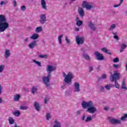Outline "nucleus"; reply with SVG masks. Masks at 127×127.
<instances>
[{"label": "nucleus", "instance_id": "0e129e2a", "mask_svg": "<svg viewBox=\"0 0 127 127\" xmlns=\"http://www.w3.org/2000/svg\"><path fill=\"white\" fill-rule=\"evenodd\" d=\"M6 37L8 38V37H10V35L7 34L6 35Z\"/></svg>", "mask_w": 127, "mask_h": 127}, {"label": "nucleus", "instance_id": "052dcab7", "mask_svg": "<svg viewBox=\"0 0 127 127\" xmlns=\"http://www.w3.org/2000/svg\"><path fill=\"white\" fill-rule=\"evenodd\" d=\"M24 41L25 42H27V41H28V39L27 38H26V39H25L24 40Z\"/></svg>", "mask_w": 127, "mask_h": 127}, {"label": "nucleus", "instance_id": "13d9d810", "mask_svg": "<svg viewBox=\"0 0 127 127\" xmlns=\"http://www.w3.org/2000/svg\"><path fill=\"white\" fill-rule=\"evenodd\" d=\"M1 90H2L1 85H0V94H1V93L2 92V91H1Z\"/></svg>", "mask_w": 127, "mask_h": 127}, {"label": "nucleus", "instance_id": "c756f323", "mask_svg": "<svg viewBox=\"0 0 127 127\" xmlns=\"http://www.w3.org/2000/svg\"><path fill=\"white\" fill-rule=\"evenodd\" d=\"M20 98V95L18 94H16L14 96V101H17L19 100Z\"/></svg>", "mask_w": 127, "mask_h": 127}, {"label": "nucleus", "instance_id": "338daca9", "mask_svg": "<svg viewBox=\"0 0 127 127\" xmlns=\"http://www.w3.org/2000/svg\"><path fill=\"white\" fill-rule=\"evenodd\" d=\"M79 17H76V20L77 21H80V20H79Z\"/></svg>", "mask_w": 127, "mask_h": 127}, {"label": "nucleus", "instance_id": "4d7b16f0", "mask_svg": "<svg viewBox=\"0 0 127 127\" xmlns=\"http://www.w3.org/2000/svg\"><path fill=\"white\" fill-rule=\"evenodd\" d=\"M75 31L77 32L80 31V29L76 27V28H75Z\"/></svg>", "mask_w": 127, "mask_h": 127}, {"label": "nucleus", "instance_id": "603ef678", "mask_svg": "<svg viewBox=\"0 0 127 127\" xmlns=\"http://www.w3.org/2000/svg\"><path fill=\"white\" fill-rule=\"evenodd\" d=\"M13 3L14 4V7H15L16 6V5H17V4L16 3V1H15V0H14L13 1Z\"/></svg>", "mask_w": 127, "mask_h": 127}, {"label": "nucleus", "instance_id": "72a5a7b5", "mask_svg": "<svg viewBox=\"0 0 127 127\" xmlns=\"http://www.w3.org/2000/svg\"><path fill=\"white\" fill-rule=\"evenodd\" d=\"M112 33L114 35V39H116V40H119L120 39V38H119V36H118L117 35V33L113 32Z\"/></svg>", "mask_w": 127, "mask_h": 127}, {"label": "nucleus", "instance_id": "7ed1b4c3", "mask_svg": "<svg viewBox=\"0 0 127 127\" xmlns=\"http://www.w3.org/2000/svg\"><path fill=\"white\" fill-rule=\"evenodd\" d=\"M9 27V24L5 16L2 14L0 15V32H3Z\"/></svg>", "mask_w": 127, "mask_h": 127}, {"label": "nucleus", "instance_id": "2eb2a0df", "mask_svg": "<svg viewBox=\"0 0 127 127\" xmlns=\"http://www.w3.org/2000/svg\"><path fill=\"white\" fill-rule=\"evenodd\" d=\"M82 56L83 58L87 60V61H91V57L88 55L87 54H86L85 53H83Z\"/></svg>", "mask_w": 127, "mask_h": 127}, {"label": "nucleus", "instance_id": "ea45409f", "mask_svg": "<svg viewBox=\"0 0 127 127\" xmlns=\"http://www.w3.org/2000/svg\"><path fill=\"white\" fill-rule=\"evenodd\" d=\"M65 40L67 44H68V45H70V44H71V42L70 41V40H69L68 39V37H65Z\"/></svg>", "mask_w": 127, "mask_h": 127}, {"label": "nucleus", "instance_id": "58836bf2", "mask_svg": "<svg viewBox=\"0 0 127 127\" xmlns=\"http://www.w3.org/2000/svg\"><path fill=\"white\" fill-rule=\"evenodd\" d=\"M8 2L7 0H5L4 1H1L0 3V5H3V4H7V3Z\"/></svg>", "mask_w": 127, "mask_h": 127}, {"label": "nucleus", "instance_id": "cd10ccee", "mask_svg": "<svg viewBox=\"0 0 127 127\" xmlns=\"http://www.w3.org/2000/svg\"><path fill=\"white\" fill-rule=\"evenodd\" d=\"M10 125H13L14 124V120L11 117H9L8 119Z\"/></svg>", "mask_w": 127, "mask_h": 127}, {"label": "nucleus", "instance_id": "412c9836", "mask_svg": "<svg viewBox=\"0 0 127 127\" xmlns=\"http://www.w3.org/2000/svg\"><path fill=\"white\" fill-rule=\"evenodd\" d=\"M55 124L53 127H61V123L58 122L57 120L55 121Z\"/></svg>", "mask_w": 127, "mask_h": 127}, {"label": "nucleus", "instance_id": "37998d69", "mask_svg": "<svg viewBox=\"0 0 127 127\" xmlns=\"http://www.w3.org/2000/svg\"><path fill=\"white\" fill-rule=\"evenodd\" d=\"M113 62H114V63H118V62H120V60L118 58H116L113 59Z\"/></svg>", "mask_w": 127, "mask_h": 127}, {"label": "nucleus", "instance_id": "f704fd0d", "mask_svg": "<svg viewBox=\"0 0 127 127\" xmlns=\"http://www.w3.org/2000/svg\"><path fill=\"white\" fill-rule=\"evenodd\" d=\"M46 118L47 121H49V120L51 119V115H50V113H47L46 116Z\"/></svg>", "mask_w": 127, "mask_h": 127}, {"label": "nucleus", "instance_id": "f257e3e1", "mask_svg": "<svg viewBox=\"0 0 127 127\" xmlns=\"http://www.w3.org/2000/svg\"><path fill=\"white\" fill-rule=\"evenodd\" d=\"M56 70V67L54 66H52L51 65H49L47 68V72L48 73V75L47 76H43L42 77V81L44 84V85L48 88L50 87V78H51V72H53V71H55Z\"/></svg>", "mask_w": 127, "mask_h": 127}, {"label": "nucleus", "instance_id": "774afa93", "mask_svg": "<svg viewBox=\"0 0 127 127\" xmlns=\"http://www.w3.org/2000/svg\"><path fill=\"white\" fill-rule=\"evenodd\" d=\"M126 71H127V63H126Z\"/></svg>", "mask_w": 127, "mask_h": 127}, {"label": "nucleus", "instance_id": "3c124183", "mask_svg": "<svg viewBox=\"0 0 127 127\" xmlns=\"http://www.w3.org/2000/svg\"><path fill=\"white\" fill-rule=\"evenodd\" d=\"M82 121H86V115L83 114L82 117Z\"/></svg>", "mask_w": 127, "mask_h": 127}, {"label": "nucleus", "instance_id": "680f3d73", "mask_svg": "<svg viewBox=\"0 0 127 127\" xmlns=\"http://www.w3.org/2000/svg\"><path fill=\"white\" fill-rule=\"evenodd\" d=\"M123 1H124V0H120V2L119 3V4L121 5L122 3H123Z\"/></svg>", "mask_w": 127, "mask_h": 127}, {"label": "nucleus", "instance_id": "5fc2aeb1", "mask_svg": "<svg viewBox=\"0 0 127 127\" xmlns=\"http://www.w3.org/2000/svg\"><path fill=\"white\" fill-rule=\"evenodd\" d=\"M120 5H121V4H115L113 6L114 7H118V6H120Z\"/></svg>", "mask_w": 127, "mask_h": 127}, {"label": "nucleus", "instance_id": "f8f14e48", "mask_svg": "<svg viewBox=\"0 0 127 127\" xmlns=\"http://www.w3.org/2000/svg\"><path fill=\"white\" fill-rule=\"evenodd\" d=\"M36 46H37V42L36 40L33 41V42L30 43L28 45V47L30 49H34V47H36Z\"/></svg>", "mask_w": 127, "mask_h": 127}, {"label": "nucleus", "instance_id": "09e8293b", "mask_svg": "<svg viewBox=\"0 0 127 127\" xmlns=\"http://www.w3.org/2000/svg\"><path fill=\"white\" fill-rule=\"evenodd\" d=\"M93 70H94V67L93 66H90L89 67V72L90 73H91V72H92V71H93Z\"/></svg>", "mask_w": 127, "mask_h": 127}, {"label": "nucleus", "instance_id": "a18cd8bd", "mask_svg": "<svg viewBox=\"0 0 127 127\" xmlns=\"http://www.w3.org/2000/svg\"><path fill=\"white\" fill-rule=\"evenodd\" d=\"M81 113H82V111L81 110H78L76 111V116H80V115H81Z\"/></svg>", "mask_w": 127, "mask_h": 127}, {"label": "nucleus", "instance_id": "423d86ee", "mask_svg": "<svg viewBox=\"0 0 127 127\" xmlns=\"http://www.w3.org/2000/svg\"><path fill=\"white\" fill-rule=\"evenodd\" d=\"M82 7H85L87 10H91L92 8H94V5L89 4L87 1H83L82 3Z\"/></svg>", "mask_w": 127, "mask_h": 127}, {"label": "nucleus", "instance_id": "0eeeda50", "mask_svg": "<svg viewBox=\"0 0 127 127\" xmlns=\"http://www.w3.org/2000/svg\"><path fill=\"white\" fill-rule=\"evenodd\" d=\"M109 123L111 125H121L122 121L119 119L109 118Z\"/></svg>", "mask_w": 127, "mask_h": 127}, {"label": "nucleus", "instance_id": "1a4fd4ad", "mask_svg": "<svg viewBox=\"0 0 127 127\" xmlns=\"http://www.w3.org/2000/svg\"><path fill=\"white\" fill-rule=\"evenodd\" d=\"M85 41L84 37H79V36H77L76 37V42L78 45L83 44Z\"/></svg>", "mask_w": 127, "mask_h": 127}, {"label": "nucleus", "instance_id": "ddd939ff", "mask_svg": "<svg viewBox=\"0 0 127 127\" xmlns=\"http://www.w3.org/2000/svg\"><path fill=\"white\" fill-rule=\"evenodd\" d=\"M73 85L74 86V92H80V84L78 82H74Z\"/></svg>", "mask_w": 127, "mask_h": 127}, {"label": "nucleus", "instance_id": "864d4df0", "mask_svg": "<svg viewBox=\"0 0 127 127\" xmlns=\"http://www.w3.org/2000/svg\"><path fill=\"white\" fill-rule=\"evenodd\" d=\"M100 90L101 92H104L105 91V88L103 87V86H101Z\"/></svg>", "mask_w": 127, "mask_h": 127}, {"label": "nucleus", "instance_id": "79ce46f5", "mask_svg": "<svg viewBox=\"0 0 127 127\" xmlns=\"http://www.w3.org/2000/svg\"><path fill=\"white\" fill-rule=\"evenodd\" d=\"M4 68V65L3 64H1L0 65V73H1L2 71H3Z\"/></svg>", "mask_w": 127, "mask_h": 127}, {"label": "nucleus", "instance_id": "8fccbe9b", "mask_svg": "<svg viewBox=\"0 0 127 127\" xmlns=\"http://www.w3.org/2000/svg\"><path fill=\"white\" fill-rule=\"evenodd\" d=\"M101 77L102 79H106L107 78V74H103L101 75Z\"/></svg>", "mask_w": 127, "mask_h": 127}, {"label": "nucleus", "instance_id": "e433bc0d", "mask_svg": "<svg viewBox=\"0 0 127 127\" xmlns=\"http://www.w3.org/2000/svg\"><path fill=\"white\" fill-rule=\"evenodd\" d=\"M50 100V98H49V96H46L45 97L44 99V103L45 104H47V102H48Z\"/></svg>", "mask_w": 127, "mask_h": 127}, {"label": "nucleus", "instance_id": "5701e85b", "mask_svg": "<svg viewBox=\"0 0 127 127\" xmlns=\"http://www.w3.org/2000/svg\"><path fill=\"white\" fill-rule=\"evenodd\" d=\"M126 86L127 84H126V81L125 80H123L122 81L121 89H124L126 91V90H127V87H126Z\"/></svg>", "mask_w": 127, "mask_h": 127}, {"label": "nucleus", "instance_id": "c85d7f7f", "mask_svg": "<svg viewBox=\"0 0 127 127\" xmlns=\"http://www.w3.org/2000/svg\"><path fill=\"white\" fill-rule=\"evenodd\" d=\"M39 57V58H42L43 59H47V58H48L47 55H40Z\"/></svg>", "mask_w": 127, "mask_h": 127}, {"label": "nucleus", "instance_id": "473e14b6", "mask_svg": "<svg viewBox=\"0 0 127 127\" xmlns=\"http://www.w3.org/2000/svg\"><path fill=\"white\" fill-rule=\"evenodd\" d=\"M83 24V21L80 20V21H77L76 22V25H77V26H81V25H82Z\"/></svg>", "mask_w": 127, "mask_h": 127}, {"label": "nucleus", "instance_id": "dca6fc26", "mask_svg": "<svg viewBox=\"0 0 127 127\" xmlns=\"http://www.w3.org/2000/svg\"><path fill=\"white\" fill-rule=\"evenodd\" d=\"M41 3L42 8L45 10H47V6H46V2L45 1V0H41Z\"/></svg>", "mask_w": 127, "mask_h": 127}, {"label": "nucleus", "instance_id": "69168bd1", "mask_svg": "<svg viewBox=\"0 0 127 127\" xmlns=\"http://www.w3.org/2000/svg\"><path fill=\"white\" fill-rule=\"evenodd\" d=\"M100 68H101V65H98V66L97 67V69L100 70Z\"/></svg>", "mask_w": 127, "mask_h": 127}, {"label": "nucleus", "instance_id": "2f4dec72", "mask_svg": "<svg viewBox=\"0 0 127 127\" xmlns=\"http://www.w3.org/2000/svg\"><path fill=\"white\" fill-rule=\"evenodd\" d=\"M123 115L124 116L121 117V121H123L124 122H125V121H126V120L127 119V114H124Z\"/></svg>", "mask_w": 127, "mask_h": 127}, {"label": "nucleus", "instance_id": "20e7f679", "mask_svg": "<svg viewBox=\"0 0 127 127\" xmlns=\"http://www.w3.org/2000/svg\"><path fill=\"white\" fill-rule=\"evenodd\" d=\"M109 79L111 82H115V85L112 84V87H115L117 89H120V84L118 82V80L121 79V74L120 73L118 72L117 71H115L113 74H111Z\"/></svg>", "mask_w": 127, "mask_h": 127}, {"label": "nucleus", "instance_id": "c03bdc74", "mask_svg": "<svg viewBox=\"0 0 127 127\" xmlns=\"http://www.w3.org/2000/svg\"><path fill=\"white\" fill-rule=\"evenodd\" d=\"M26 9V7L24 5H22L21 7V10L22 11H25V10Z\"/></svg>", "mask_w": 127, "mask_h": 127}, {"label": "nucleus", "instance_id": "bb28decb", "mask_svg": "<svg viewBox=\"0 0 127 127\" xmlns=\"http://www.w3.org/2000/svg\"><path fill=\"white\" fill-rule=\"evenodd\" d=\"M62 37H63V35H60L58 37L59 43L60 45L62 44Z\"/></svg>", "mask_w": 127, "mask_h": 127}, {"label": "nucleus", "instance_id": "9b49d317", "mask_svg": "<svg viewBox=\"0 0 127 127\" xmlns=\"http://www.w3.org/2000/svg\"><path fill=\"white\" fill-rule=\"evenodd\" d=\"M77 11L80 17L83 18V16H85V11L83 8L78 7Z\"/></svg>", "mask_w": 127, "mask_h": 127}, {"label": "nucleus", "instance_id": "f3484780", "mask_svg": "<svg viewBox=\"0 0 127 127\" xmlns=\"http://www.w3.org/2000/svg\"><path fill=\"white\" fill-rule=\"evenodd\" d=\"M34 106L35 107V110H36L37 112L40 111V105H39V104H38L37 102H35L34 103Z\"/></svg>", "mask_w": 127, "mask_h": 127}, {"label": "nucleus", "instance_id": "c9c22d12", "mask_svg": "<svg viewBox=\"0 0 127 127\" xmlns=\"http://www.w3.org/2000/svg\"><path fill=\"white\" fill-rule=\"evenodd\" d=\"M115 28H116V24H113L110 26L109 30H113V29H115Z\"/></svg>", "mask_w": 127, "mask_h": 127}, {"label": "nucleus", "instance_id": "6e6d98bb", "mask_svg": "<svg viewBox=\"0 0 127 127\" xmlns=\"http://www.w3.org/2000/svg\"><path fill=\"white\" fill-rule=\"evenodd\" d=\"M104 110L105 111H108V110H109V108H108V107H107V106H105V107H104Z\"/></svg>", "mask_w": 127, "mask_h": 127}, {"label": "nucleus", "instance_id": "9d476101", "mask_svg": "<svg viewBox=\"0 0 127 127\" xmlns=\"http://www.w3.org/2000/svg\"><path fill=\"white\" fill-rule=\"evenodd\" d=\"M47 20L46 19V15L45 14H43L40 15V23L41 24H44L45 22H46V21Z\"/></svg>", "mask_w": 127, "mask_h": 127}, {"label": "nucleus", "instance_id": "bf43d9fd", "mask_svg": "<svg viewBox=\"0 0 127 127\" xmlns=\"http://www.w3.org/2000/svg\"><path fill=\"white\" fill-rule=\"evenodd\" d=\"M107 54H109V55H112V53H111V52H110L109 50H108V53H106Z\"/></svg>", "mask_w": 127, "mask_h": 127}, {"label": "nucleus", "instance_id": "a878e982", "mask_svg": "<svg viewBox=\"0 0 127 127\" xmlns=\"http://www.w3.org/2000/svg\"><path fill=\"white\" fill-rule=\"evenodd\" d=\"M43 29H42V27L40 26V27H38L36 28V30H35V32L37 33H39V32H41V31H42Z\"/></svg>", "mask_w": 127, "mask_h": 127}, {"label": "nucleus", "instance_id": "49530a36", "mask_svg": "<svg viewBox=\"0 0 127 127\" xmlns=\"http://www.w3.org/2000/svg\"><path fill=\"white\" fill-rule=\"evenodd\" d=\"M103 52H105V53H108V50L106 48H103L101 49Z\"/></svg>", "mask_w": 127, "mask_h": 127}, {"label": "nucleus", "instance_id": "aec40b11", "mask_svg": "<svg viewBox=\"0 0 127 127\" xmlns=\"http://www.w3.org/2000/svg\"><path fill=\"white\" fill-rule=\"evenodd\" d=\"M9 56H10V52L9 51V50H6L5 52V58L7 59Z\"/></svg>", "mask_w": 127, "mask_h": 127}, {"label": "nucleus", "instance_id": "39448f33", "mask_svg": "<svg viewBox=\"0 0 127 127\" xmlns=\"http://www.w3.org/2000/svg\"><path fill=\"white\" fill-rule=\"evenodd\" d=\"M63 76L64 78V82L65 85H69L72 82V79L74 78V75L71 72H68L67 74L65 72H63Z\"/></svg>", "mask_w": 127, "mask_h": 127}, {"label": "nucleus", "instance_id": "7c9ffc66", "mask_svg": "<svg viewBox=\"0 0 127 127\" xmlns=\"http://www.w3.org/2000/svg\"><path fill=\"white\" fill-rule=\"evenodd\" d=\"M33 62L35 63V64H37V65H38V66H39V67H41V62H38L35 60H33Z\"/></svg>", "mask_w": 127, "mask_h": 127}, {"label": "nucleus", "instance_id": "de8ad7c7", "mask_svg": "<svg viewBox=\"0 0 127 127\" xmlns=\"http://www.w3.org/2000/svg\"><path fill=\"white\" fill-rule=\"evenodd\" d=\"M113 67H114V68H115V69H118V68H119V67H120V64H113Z\"/></svg>", "mask_w": 127, "mask_h": 127}, {"label": "nucleus", "instance_id": "b1692460", "mask_svg": "<svg viewBox=\"0 0 127 127\" xmlns=\"http://www.w3.org/2000/svg\"><path fill=\"white\" fill-rule=\"evenodd\" d=\"M13 115L15 116V117H19V116H20V111H19V110L15 111L13 113Z\"/></svg>", "mask_w": 127, "mask_h": 127}, {"label": "nucleus", "instance_id": "a211bd4d", "mask_svg": "<svg viewBox=\"0 0 127 127\" xmlns=\"http://www.w3.org/2000/svg\"><path fill=\"white\" fill-rule=\"evenodd\" d=\"M39 37V35L38 34L34 33L31 37V39H33V40H35L37 39Z\"/></svg>", "mask_w": 127, "mask_h": 127}, {"label": "nucleus", "instance_id": "e2e57ef3", "mask_svg": "<svg viewBox=\"0 0 127 127\" xmlns=\"http://www.w3.org/2000/svg\"><path fill=\"white\" fill-rule=\"evenodd\" d=\"M102 79H103V78H102V77H99V78H98V81H101V80H102Z\"/></svg>", "mask_w": 127, "mask_h": 127}, {"label": "nucleus", "instance_id": "f03ea898", "mask_svg": "<svg viewBox=\"0 0 127 127\" xmlns=\"http://www.w3.org/2000/svg\"><path fill=\"white\" fill-rule=\"evenodd\" d=\"M81 106L84 110L88 108L86 112L89 114H94L97 112V108L95 107L93 101L86 102L83 101L81 103Z\"/></svg>", "mask_w": 127, "mask_h": 127}, {"label": "nucleus", "instance_id": "a19ab883", "mask_svg": "<svg viewBox=\"0 0 127 127\" xmlns=\"http://www.w3.org/2000/svg\"><path fill=\"white\" fill-rule=\"evenodd\" d=\"M20 110H27V109H28V107L27 106H21L20 107Z\"/></svg>", "mask_w": 127, "mask_h": 127}, {"label": "nucleus", "instance_id": "4c0bfd02", "mask_svg": "<svg viewBox=\"0 0 127 127\" xmlns=\"http://www.w3.org/2000/svg\"><path fill=\"white\" fill-rule=\"evenodd\" d=\"M91 121H92V117L91 116L87 117L86 119L85 120V122L86 123H88V122H91Z\"/></svg>", "mask_w": 127, "mask_h": 127}, {"label": "nucleus", "instance_id": "6e6552de", "mask_svg": "<svg viewBox=\"0 0 127 127\" xmlns=\"http://www.w3.org/2000/svg\"><path fill=\"white\" fill-rule=\"evenodd\" d=\"M94 55L96 57V59L97 60H99L100 61H102V60H104V58L103 56V54L99 53L97 51L94 52Z\"/></svg>", "mask_w": 127, "mask_h": 127}, {"label": "nucleus", "instance_id": "4be33fe9", "mask_svg": "<svg viewBox=\"0 0 127 127\" xmlns=\"http://www.w3.org/2000/svg\"><path fill=\"white\" fill-rule=\"evenodd\" d=\"M38 90V89H37V87L33 86L31 90L32 94H35V93H36L37 92Z\"/></svg>", "mask_w": 127, "mask_h": 127}, {"label": "nucleus", "instance_id": "393cba45", "mask_svg": "<svg viewBox=\"0 0 127 127\" xmlns=\"http://www.w3.org/2000/svg\"><path fill=\"white\" fill-rule=\"evenodd\" d=\"M105 88L107 90V91H110L111 90V88H113V84H107Z\"/></svg>", "mask_w": 127, "mask_h": 127}, {"label": "nucleus", "instance_id": "4468645a", "mask_svg": "<svg viewBox=\"0 0 127 127\" xmlns=\"http://www.w3.org/2000/svg\"><path fill=\"white\" fill-rule=\"evenodd\" d=\"M88 27L91 29V30H93V31L96 30V27H95V24L92 23V21H89L88 23Z\"/></svg>", "mask_w": 127, "mask_h": 127}, {"label": "nucleus", "instance_id": "6ab92c4d", "mask_svg": "<svg viewBox=\"0 0 127 127\" xmlns=\"http://www.w3.org/2000/svg\"><path fill=\"white\" fill-rule=\"evenodd\" d=\"M126 48H127V45L125 44H123L121 46V49L120 50L121 53H122V52H124V51H125V49H126Z\"/></svg>", "mask_w": 127, "mask_h": 127}]
</instances>
